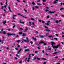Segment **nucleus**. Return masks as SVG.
<instances>
[{"mask_svg": "<svg viewBox=\"0 0 64 64\" xmlns=\"http://www.w3.org/2000/svg\"><path fill=\"white\" fill-rule=\"evenodd\" d=\"M7 34L8 37H9V36H11V35H15V34H10L7 33Z\"/></svg>", "mask_w": 64, "mask_h": 64, "instance_id": "obj_3", "label": "nucleus"}, {"mask_svg": "<svg viewBox=\"0 0 64 64\" xmlns=\"http://www.w3.org/2000/svg\"><path fill=\"white\" fill-rule=\"evenodd\" d=\"M32 38L33 39H34L35 40L34 41H36V40H37V39L36 38H35L34 37H32Z\"/></svg>", "mask_w": 64, "mask_h": 64, "instance_id": "obj_9", "label": "nucleus"}, {"mask_svg": "<svg viewBox=\"0 0 64 64\" xmlns=\"http://www.w3.org/2000/svg\"><path fill=\"white\" fill-rule=\"evenodd\" d=\"M40 37L41 38H42L45 37V36H43L40 35Z\"/></svg>", "mask_w": 64, "mask_h": 64, "instance_id": "obj_10", "label": "nucleus"}, {"mask_svg": "<svg viewBox=\"0 0 64 64\" xmlns=\"http://www.w3.org/2000/svg\"><path fill=\"white\" fill-rule=\"evenodd\" d=\"M39 21L40 22H41V20H39Z\"/></svg>", "mask_w": 64, "mask_h": 64, "instance_id": "obj_62", "label": "nucleus"}, {"mask_svg": "<svg viewBox=\"0 0 64 64\" xmlns=\"http://www.w3.org/2000/svg\"><path fill=\"white\" fill-rule=\"evenodd\" d=\"M22 50V48H20V50H19L18 51L20 52H21Z\"/></svg>", "mask_w": 64, "mask_h": 64, "instance_id": "obj_21", "label": "nucleus"}, {"mask_svg": "<svg viewBox=\"0 0 64 64\" xmlns=\"http://www.w3.org/2000/svg\"><path fill=\"white\" fill-rule=\"evenodd\" d=\"M3 8H4V6H2V8H1V9H3Z\"/></svg>", "mask_w": 64, "mask_h": 64, "instance_id": "obj_43", "label": "nucleus"}, {"mask_svg": "<svg viewBox=\"0 0 64 64\" xmlns=\"http://www.w3.org/2000/svg\"><path fill=\"white\" fill-rule=\"evenodd\" d=\"M15 59L16 60H18V58H17L16 57L15 58Z\"/></svg>", "mask_w": 64, "mask_h": 64, "instance_id": "obj_34", "label": "nucleus"}, {"mask_svg": "<svg viewBox=\"0 0 64 64\" xmlns=\"http://www.w3.org/2000/svg\"><path fill=\"white\" fill-rule=\"evenodd\" d=\"M18 15H20V16H22V17H24V18H27L25 17V16H22V15L20 14L19 13H18Z\"/></svg>", "mask_w": 64, "mask_h": 64, "instance_id": "obj_4", "label": "nucleus"}, {"mask_svg": "<svg viewBox=\"0 0 64 64\" xmlns=\"http://www.w3.org/2000/svg\"><path fill=\"white\" fill-rule=\"evenodd\" d=\"M16 57H19V56H18V54H16Z\"/></svg>", "mask_w": 64, "mask_h": 64, "instance_id": "obj_29", "label": "nucleus"}, {"mask_svg": "<svg viewBox=\"0 0 64 64\" xmlns=\"http://www.w3.org/2000/svg\"><path fill=\"white\" fill-rule=\"evenodd\" d=\"M46 62H44V64H46Z\"/></svg>", "mask_w": 64, "mask_h": 64, "instance_id": "obj_64", "label": "nucleus"}, {"mask_svg": "<svg viewBox=\"0 0 64 64\" xmlns=\"http://www.w3.org/2000/svg\"><path fill=\"white\" fill-rule=\"evenodd\" d=\"M17 16V15H14L13 17H15V16Z\"/></svg>", "mask_w": 64, "mask_h": 64, "instance_id": "obj_50", "label": "nucleus"}, {"mask_svg": "<svg viewBox=\"0 0 64 64\" xmlns=\"http://www.w3.org/2000/svg\"><path fill=\"white\" fill-rule=\"evenodd\" d=\"M46 31H47V32H50V30L46 29Z\"/></svg>", "mask_w": 64, "mask_h": 64, "instance_id": "obj_12", "label": "nucleus"}, {"mask_svg": "<svg viewBox=\"0 0 64 64\" xmlns=\"http://www.w3.org/2000/svg\"><path fill=\"white\" fill-rule=\"evenodd\" d=\"M63 9H64V8H61L60 9V10H63Z\"/></svg>", "mask_w": 64, "mask_h": 64, "instance_id": "obj_36", "label": "nucleus"}, {"mask_svg": "<svg viewBox=\"0 0 64 64\" xmlns=\"http://www.w3.org/2000/svg\"><path fill=\"white\" fill-rule=\"evenodd\" d=\"M26 39L27 40H25L23 39H22V40H23V41H24V42H27L28 43L29 41H28V38H26Z\"/></svg>", "mask_w": 64, "mask_h": 64, "instance_id": "obj_2", "label": "nucleus"}, {"mask_svg": "<svg viewBox=\"0 0 64 64\" xmlns=\"http://www.w3.org/2000/svg\"><path fill=\"white\" fill-rule=\"evenodd\" d=\"M37 59L38 60H40V58H37Z\"/></svg>", "mask_w": 64, "mask_h": 64, "instance_id": "obj_28", "label": "nucleus"}, {"mask_svg": "<svg viewBox=\"0 0 64 64\" xmlns=\"http://www.w3.org/2000/svg\"><path fill=\"white\" fill-rule=\"evenodd\" d=\"M56 36H58V34H55Z\"/></svg>", "mask_w": 64, "mask_h": 64, "instance_id": "obj_54", "label": "nucleus"}, {"mask_svg": "<svg viewBox=\"0 0 64 64\" xmlns=\"http://www.w3.org/2000/svg\"><path fill=\"white\" fill-rule=\"evenodd\" d=\"M57 2H56L55 0L54 1V2H53V4H56L57 3Z\"/></svg>", "mask_w": 64, "mask_h": 64, "instance_id": "obj_18", "label": "nucleus"}, {"mask_svg": "<svg viewBox=\"0 0 64 64\" xmlns=\"http://www.w3.org/2000/svg\"><path fill=\"white\" fill-rule=\"evenodd\" d=\"M42 1L43 2H46V0H42Z\"/></svg>", "mask_w": 64, "mask_h": 64, "instance_id": "obj_26", "label": "nucleus"}, {"mask_svg": "<svg viewBox=\"0 0 64 64\" xmlns=\"http://www.w3.org/2000/svg\"><path fill=\"white\" fill-rule=\"evenodd\" d=\"M12 18H13V19H15V18H14V16H13Z\"/></svg>", "mask_w": 64, "mask_h": 64, "instance_id": "obj_49", "label": "nucleus"}, {"mask_svg": "<svg viewBox=\"0 0 64 64\" xmlns=\"http://www.w3.org/2000/svg\"><path fill=\"white\" fill-rule=\"evenodd\" d=\"M41 59H42L43 60H46V58H42Z\"/></svg>", "mask_w": 64, "mask_h": 64, "instance_id": "obj_30", "label": "nucleus"}, {"mask_svg": "<svg viewBox=\"0 0 64 64\" xmlns=\"http://www.w3.org/2000/svg\"><path fill=\"white\" fill-rule=\"evenodd\" d=\"M43 53H44V50H42V52Z\"/></svg>", "mask_w": 64, "mask_h": 64, "instance_id": "obj_52", "label": "nucleus"}, {"mask_svg": "<svg viewBox=\"0 0 64 64\" xmlns=\"http://www.w3.org/2000/svg\"><path fill=\"white\" fill-rule=\"evenodd\" d=\"M32 10H35V8H32Z\"/></svg>", "mask_w": 64, "mask_h": 64, "instance_id": "obj_57", "label": "nucleus"}, {"mask_svg": "<svg viewBox=\"0 0 64 64\" xmlns=\"http://www.w3.org/2000/svg\"><path fill=\"white\" fill-rule=\"evenodd\" d=\"M37 52H38V51H36L34 53H37Z\"/></svg>", "mask_w": 64, "mask_h": 64, "instance_id": "obj_42", "label": "nucleus"}, {"mask_svg": "<svg viewBox=\"0 0 64 64\" xmlns=\"http://www.w3.org/2000/svg\"><path fill=\"white\" fill-rule=\"evenodd\" d=\"M18 34H19V35H21V34H22L23 33L22 32H19L18 33Z\"/></svg>", "mask_w": 64, "mask_h": 64, "instance_id": "obj_14", "label": "nucleus"}, {"mask_svg": "<svg viewBox=\"0 0 64 64\" xmlns=\"http://www.w3.org/2000/svg\"><path fill=\"white\" fill-rule=\"evenodd\" d=\"M3 23L5 25V24H6V21H5L4 22H3Z\"/></svg>", "mask_w": 64, "mask_h": 64, "instance_id": "obj_15", "label": "nucleus"}, {"mask_svg": "<svg viewBox=\"0 0 64 64\" xmlns=\"http://www.w3.org/2000/svg\"><path fill=\"white\" fill-rule=\"evenodd\" d=\"M3 34H6V32H5V31H4Z\"/></svg>", "mask_w": 64, "mask_h": 64, "instance_id": "obj_25", "label": "nucleus"}, {"mask_svg": "<svg viewBox=\"0 0 64 64\" xmlns=\"http://www.w3.org/2000/svg\"><path fill=\"white\" fill-rule=\"evenodd\" d=\"M16 1H18V2H20V0H16Z\"/></svg>", "mask_w": 64, "mask_h": 64, "instance_id": "obj_47", "label": "nucleus"}, {"mask_svg": "<svg viewBox=\"0 0 64 64\" xmlns=\"http://www.w3.org/2000/svg\"><path fill=\"white\" fill-rule=\"evenodd\" d=\"M46 44H47V43H44V45H46Z\"/></svg>", "mask_w": 64, "mask_h": 64, "instance_id": "obj_37", "label": "nucleus"}, {"mask_svg": "<svg viewBox=\"0 0 64 64\" xmlns=\"http://www.w3.org/2000/svg\"><path fill=\"white\" fill-rule=\"evenodd\" d=\"M30 42L31 44H33V42H32H32Z\"/></svg>", "mask_w": 64, "mask_h": 64, "instance_id": "obj_46", "label": "nucleus"}, {"mask_svg": "<svg viewBox=\"0 0 64 64\" xmlns=\"http://www.w3.org/2000/svg\"><path fill=\"white\" fill-rule=\"evenodd\" d=\"M59 53V52H54V53L52 54L53 55H55V54H57V53Z\"/></svg>", "mask_w": 64, "mask_h": 64, "instance_id": "obj_8", "label": "nucleus"}, {"mask_svg": "<svg viewBox=\"0 0 64 64\" xmlns=\"http://www.w3.org/2000/svg\"><path fill=\"white\" fill-rule=\"evenodd\" d=\"M54 39H55L56 40H57V38H54Z\"/></svg>", "mask_w": 64, "mask_h": 64, "instance_id": "obj_40", "label": "nucleus"}, {"mask_svg": "<svg viewBox=\"0 0 64 64\" xmlns=\"http://www.w3.org/2000/svg\"><path fill=\"white\" fill-rule=\"evenodd\" d=\"M24 11H25V12H27V10H25V9H24Z\"/></svg>", "mask_w": 64, "mask_h": 64, "instance_id": "obj_39", "label": "nucleus"}, {"mask_svg": "<svg viewBox=\"0 0 64 64\" xmlns=\"http://www.w3.org/2000/svg\"><path fill=\"white\" fill-rule=\"evenodd\" d=\"M32 5H36V4L34 2H32Z\"/></svg>", "mask_w": 64, "mask_h": 64, "instance_id": "obj_17", "label": "nucleus"}, {"mask_svg": "<svg viewBox=\"0 0 64 64\" xmlns=\"http://www.w3.org/2000/svg\"><path fill=\"white\" fill-rule=\"evenodd\" d=\"M24 49H26V47L25 46H24Z\"/></svg>", "mask_w": 64, "mask_h": 64, "instance_id": "obj_61", "label": "nucleus"}, {"mask_svg": "<svg viewBox=\"0 0 64 64\" xmlns=\"http://www.w3.org/2000/svg\"><path fill=\"white\" fill-rule=\"evenodd\" d=\"M31 20H33V21H34V18H31Z\"/></svg>", "mask_w": 64, "mask_h": 64, "instance_id": "obj_31", "label": "nucleus"}, {"mask_svg": "<svg viewBox=\"0 0 64 64\" xmlns=\"http://www.w3.org/2000/svg\"><path fill=\"white\" fill-rule=\"evenodd\" d=\"M20 29L21 30H23V29L21 28H20Z\"/></svg>", "mask_w": 64, "mask_h": 64, "instance_id": "obj_38", "label": "nucleus"}, {"mask_svg": "<svg viewBox=\"0 0 64 64\" xmlns=\"http://www.w3.org/2000/svg\"><path fill=\"white\" fill-rule=\"evenodd\" d=\"M25 35H25V34H24V33H22V36H25Z\"/></svg>", "mask_w": 64, "mask_h": 64, "instance_id": "obj_20", "label": "nucleus"}, {"mask_svg": "<svg viewBox=\"0 0 64 64\" xmlns=\"http://www.w3.org/2000/svg\"><path fill=\"white\" fill-rule=\"evenodd\" d=\"M20 42V40H18L16 41V42H17V43H19Z\"/></svg>", "mask_w": 64, "mask_h": 64, "instance_id": "obj_23", "label": "nucleus"}, {"mask_svg": "<svg viewBox=\"0 0 64 64\" xmlns=\"http://www.w3.org/2000/svg\"><path fill=\"white\" fill-rule=\"evenodd\" d=\"M28 60H27V61L28 62H29L30 61V58H28Z\"/></svg>", "mask_w": 64, "mask_h": 64, "instance_id": "obj_11", "label": "nucleus"}, {"mask_svg": "<svg viewBox=\"0 0 64 64\" xmlns=\"http://www.w3.org/2000/svg\"><path fill=\"white\" fill-rule=\"evenodd\" d=\"M48 13H54V12L50 11L48 12Z\"/></svg>", "mask_w": 64, "mask_h": 64, "instance_id": "obj_7", "label": "nucleus"}, {"mask_svg": "<svg viewBox=\"0 0 64 64\" xmlns=\"http://www.w3.org/2000/svg\"><path fill=\"white\" fill-rule=\"evenodd\" d=\"M34 59L36 60V59H37V58H36V57H35V58H34Z\"/></svg>", "mask_w": 64, "mask_h": 64, "instance_id": "obj_58", "label": "nucleus"}, {"mask_svg": "<svg viewBox=\"0 0 64 64\" xmlns=\"http://www.w3.org/2000/svg\"><path fill=\"white\" fill-rule=\"evenodd\" d=\"M16 26L15 25H14L13 26V28H14V27Z\"/></svg>", "mask_w": 64, "mask_h": 64, "instance_id": "obj_55", "label": "nucleus"}, {"mask_svg": "<svg viewBox=\"0 0 64 64\" xmlns=\"http://www.w3.org/2000/svg\"><path fill=\"white\" fill-rule=\"evenodd\" d=\"M35 8H37V9H38V8H39V6H35Z\"/></svg>", "mask_w": 64, "mask_h": 64, "instance_id": "obj_22", "label": "nucleus"}, {"mask_svg": "<svg viewBox=\"0 0 64 64\" xmlns=\"http://www.w3.org/2000/svg\"><path fill=\"white\" fill-rule=\"evenodd\" d=\"M51 44H52V47H53V49H55V48H56V49H57V48H58V47H59V46L60 45V44H59L58 45H57L56 46H53V45H55V44L54 43V42H51Z\"/></svg>", "mask_w": 64, "mask_h": 64, "instance_id": "obj_1", "label": "nucleus"}, {"mask_svg": "<svg viewBox=\"0 0 64 64\" xmlns=\"http://www.w3.org/2000/svg\"><path fill=\"white\" fill-rule=\"evenodd\" d=\"M46 24L47 25H49V24L48 23H46Z\"/></svg>", "mask_w": 64, "mask_h": 64, "instance_id": "obj_32", "label": "nucleus"}, {"mask_svg": "<svg viewBox=\"0 0 64 64\" xmlns=\"http://www.w3.org/2000/svg\"><path fill=\"white\" fill-rule=\"evenodd\" d=\"M20 23H22V24H24V22H21V20H20Z\"/></svg>", "mask_w": 64, "mask_h": 64, "instance_id": "obj_13", "label": "nucleus"}, {"mask_svg": "<svg viewBox=\"0 0 64 64\" xmlns=\"http://www.w3.org/2000/svg\"><path fill=\"white\" fill-rule=\"evenodd\" d=\"M32 56H34V54H32Z\"/></svg>", "mask_w": 64, "mask_h": 64, "instance_id": "obj_59", "label": "nucleus"}, {"mask_svg": "<svg viewBox=\"0 0 64 64\" xmlns=\"http://www.w3.org/2000/svg\"><path fill=\"white\" fill-rule=\"evenodd\" d=\"M44 43V42H43V41H42L40 42L39 43V44H43Z\"/></svg>", "mask_w": 64, "mask_h": 64, "instance_id": "obj_5", "label": "nucleus"}, {"mask_svg": "<svg viewBox=\"0 0 64 64\" xmlns=\"http://www.w3.org/2000/svg\"><path fill=\"white\" fill-rule=\"evenodd\" d=\"M22 62V61H20L19 62V63H21Z\"/></svg>", "mask_w": 64, "mask_h": 64, "instance_id": "obj_60", "label": "nucleus"}, {"mask_svg": "<svg viewBox=\"0 0 64 64\" xmlns=\"http://www.w3.org/2000/svg\"><path fill=\"white\" fill-rule=\"evenodd\" d=\"M0 4L2 6V5H3V3H2V2H1Z\"/></svg>", "mask_w": 64, "mask_h": 64, "instance_id": "obj_45", "label": "nucleus"}, {"mask_svg": "<svg viewBox=\"0 0 64 64\" xmlns=\"http://www.w3.org/2000/svg\"><path fill=\"white\" fill-rule=\"evenodd\" d=\"M27 60V58H26L25 59V62H26V60Z\"/></svg>", "mask_w": 64, "mask_h": 64, "instance_id": "obj_53", "label": "nucleus"}, {"mask_svg": "<svg viewBox=\"0 0 64 64\" xmlns=\"http://www.w3.org/2000/svg\"><path fill=\"white\" fill-rule=\"evenodd\" d=\"M48 37H49L50 38H51L52 37V38H53V37L52 36H49Z\"/></svg>", "mask_w": 64, "mask_h": 64, "instance_id": "obj_19", "label": "nucleus"}, {"mask_svg": "<svg viewBox=\"0 0 64 64\" xmlns=\"http://www.w3.org/2000/svg\"><path fill=\"white\" fill-rule=\"evenodd\" d=\"M46 18H49V16H47Z\"/></svg>", "mask_w": 64, "mask_h": 64, "instance_id": "obj_48", "label": "nucleus"}, {"mask_svg": "<svg viewBox=\"0 0 64 64\" xmlns=\"http://www.w3.org/2000/svg\"><path fill=\"white\" fill-rule=\"evenodd\" d=\"M45 11H46V12H47V11H49V10L47 9H46V10Z\"/></svg>", "mask_w": 64, "mask_h": 64, "instance_id": "obj_33", "label": "nucleus"}, {"mask_svg": "<svg viewBox=\"0 0 64 64\" xmlns=\"http://www.w3.org/2000/svg\"><path fill=\"white\" fill-rule=\"evenodd\" d=\"M40 46H39V47H37V48H38V49H40Z\"/></svg>", "mask_w": 64, "mask_h": 64, "instance_id": "obj_24", "label": "nucleus"}, {"mask_svg": "<svg viewBox=\"0 0 64 64\" xmlns=\"http://www.w3.org/2000/svg\"><path fill=\"white\" fill-rule=\"evenodd\" d=\"M56 23H58L59 22L58 20H56Z\"/></svg>", "mask_w": 64, "mask_h": 64, "instance_id": "obj_35", "label": "nucleus"}, {"mask_svg": "<svg viewBox=\"0 0 64 64\" xmlns=\"http://www.w3.org/2000/svg\"><path fill=\"white\" fill-rule=\"evenodd\" d=\"M46 9H49V8H48V7H46Z\"/></svg>", "mask_w": 64, "mask_h": 64, "instance_id": "obj_41", "label": "nucleus"}, {"mask_svg": "<svg viewBox=\"0 0 64 64\" xmlns=\"http://www.w3.org/2000/svg\"><path fill=\"white\" fill-rule=\"evenodd\" d=\"M4 7L5 8H6V7H7V6L6 5L4 6Z\"/></svg>", "mask_w": 64, "mask_h": 64, "instance_id": "obj_56", "label": "nucleus"}, {"mask_svg": "<svg viewBox=\"0 0 64 64\" xmlns=\"http://www.w3.org/2000/svg\"><path fill=\"white\" fill-rule=\"evenodd\" d=\"M42 23H45V21H42Z\"/></svg>", "mask_w": 64, "mask_h": 64, "instance_id": "obj_44", "label": "nucleus"}, {"mask_svg": "<svg viewBox=\"0 0 64 64\" xmlns=\"http://www.w3.org/2000/svg\"><path fill=\"white\" fill-rule=\"evenodd\" d=\"M17 45L18 46V47L19 48L20 47V45H19L18 44H17Z\"/></svg>", "mask_w": 64, "mask_h": 64, "instance_id": "obj_27", "label": "nucleus"}, {"mask_svg": "<svg viewBox=\"0 0 64 64\" xmlns=\"http://www.w3.org/2000/svg\"><path fill=\"white\" fill-rule=\"evenodd\" d=\"M38 5H41V4L39 3H38Z\"/></svg>", "mask_w": 64, "mask_h": 64, "instance_id": "obj_63", "label": "nucleus"}, {"mask_svg": "<svg viewBox=\"0 0 64 64\" xmlns=\"http://www.w3.org/2000/svg\"><path fill=\"white\" fill-rule=\"evenodd\" d=\"M25 51H29V50H28V49H27L26 50H24Z\"/></svg>", "mask_w": 64, "mask_h": 64, "instance_id": "obj_16", "label": "nucleus"}, {"mask_svg": "<svg viewBox=\"0 0 64 64\" xmlns=\"http://www.w3.org/2000/svg\"><path fill=\"white\" fill-rule=\"evenodd\" d=\"M48 50H51V48H48Z\"/></svg>", "mask_w": 64, "mask_h": 64, "instance_id": "obj_51", "label": "nucleus"}, {"mask_svg": "<svg viewBox=\"0 0 64 64\" xmlns=\"http://www.w3.org/2000/svg\"><path fill=\"white\" fill-rule=\"evenodd\" d=\"M8 9H9V10L10 11V12H11L12 11L11 10V8H10V6H8Z\"/></svg>", "mask_w": 64, "mask_h": 64, "instance_id": "obj_6", "label": "nucleus"}]
</instances>
